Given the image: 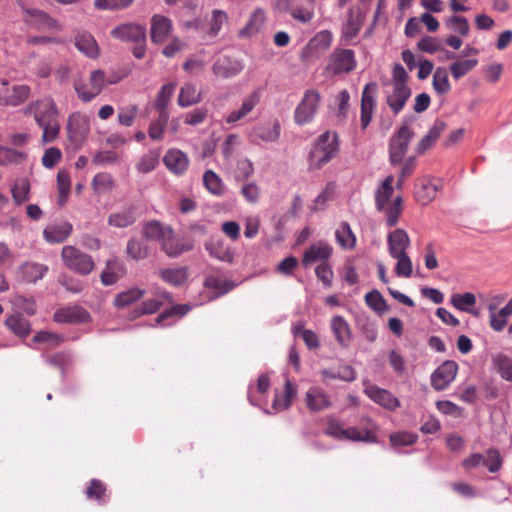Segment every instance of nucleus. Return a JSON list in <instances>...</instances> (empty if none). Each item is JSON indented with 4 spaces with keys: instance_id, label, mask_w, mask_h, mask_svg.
Masks as SVG:
<instances>
[{
    "instance_id": "obj_3",
    "label": "nucleus",
    "mask_w": 512,
    "mask_h": 512,
    "mask_svg": "<svg viewBox=\"0 0 512 512\" xmlns=\"http://www.w3.org/2000/svg\"><path fill=\"white\" fill-rule=\"evenodd\" d=\"M339 143L335 132L326 131L321 134L308 154L310 170H317L331 161L338 152Z\"/></svg>"
},
{
    "instance_id": "obj_19",
    "label": "nucleus",
    "mask_w": 512,
    "mask_h": 512,
    "mask_svg": "<svg viewBox=\"0 0 512 512\" xmlns=\"http://www.w3.org/2000/svg\"><path fill=\"white\" fill-rule=\"evenodd\" d=\"M333 248L324 241H318L305 250L302 258V264L308 267L314 263H327L331 257Z\"/></svg>"
},
{
    "instance_id": "obj_11",
    "label": "nucleus",
    "mask_w": 512,
    "mask_h": 512,
    "mask_svg": "<svg viewBox=\"0 0 512 512\" xmlns=\"http://www.w3.org/2000/svg\"><path fill=\"white\" fill-rule=\"evenodd\" d=\"M25 114L33 116L38 126L58 120V109L51 98L31 102L26 107Z\"/></svg>"
},
{
    "instance_id": "obj_16",
    "label": "nucleus",
    "mask_w": 512,
    "mask_h": 512,
    "mask_svg": "<svg viewBox=\"0 0 512 512\" xmlns=\"http://www.w3.org/2000/svg\"><path fill=\"white\" fill-rule=\"evenodd\" d=\"M23 8L24 21L38 30H61L58 22L46 12L39 9Z\"/></svg>"
},
{
    "instance_id": "obj_52",
    "label": "nucleus",
    "mask_w": 512,
    "mask_h": 512,
    "mask_svg": "<svg viewBox=\"0 0 512 512\" xmlns=\"http://www.w3.org/2000/svg\"><path fill=\"white\" fill-rule=\"evenodd\" d=\"M477 65V59L457 60L450 65L449 69L453 78L455 80H459L473 70Z\"/></svg>"
},
{
    "instance_id": "obj_27",
    "label": "nucleus",
    "mask_w": 512,
    "mask_h": 512,
    "mask_svg": "<svg viewBox=\"0 0 512 512\" xmlns=\"http://www.w3.org/2000/svg\"><path fill=\"white\" fill-rule=\"evenodd\" d=\"M137 221L136 209L133 206L125 207L121 210L109 214L107 223L114 228H127Z\"/></svg>"
},
{
    "instance_id": "obj_2",
    "label": "nucleus",
    "mask_w": 512,
    "mask_h": 512,
    "mask_svg": "<svg viewBox=\"0 0 512 512\" xmlns=\"http://www.w3.org/2000/svg\"><path fill=\"white\" fill-rule=\"evenodd\" d=\"M394 177L389 175L382 182V185L376 192V207L383 212L386 217V224L389 227L395 226L402 212V197L397 196L391 200L394 192Z\"/></svg>"
},
{
    "instance_id": "obj_41",
    "label": "nucleus",
    "mask_w": 512,
    "mask_h": 512,
    "mask_svg": "<svg viewBox=\"0 0 512 512\" xmlns=\"http://www.w3.org/2000/svg\"><path fill=\"white\" fill-rule=\"evenodd\" d=\"M158 275L165 283L172 286H181L188 278L187 270L183 267L161 269Z\"/></svg>"
},
{
    "instance_id": "obj_8",
    "label": "nucleus",
    "mask_w": 512,
    "mask_h": 512,
    "mask_svg": "<svg viewBox=\"0 0 512 512\" xmlns=\"http://www.w3.org/2000/svg\"><path fill=\"white\" fill-rule=\"evenodd\" d=\"M414 133L408 125L401 126L389 141V159L396 165L403 161Z\"/></svg>"
},
{
    "instance_id": "obj_49",
    "label": "nucleus",
    "mask_w": 512,
    "mask_h": 512,
    "mask_svg": "<svg viewBox=\"0 0 512 512\" xmlns=\"http://www.w3.org/2000/svg\"><path fill=\"white\" fill-rule=\"evenodd\" d=\"M206 249L211 256L225 262H231L233 259L232 252L225 246L223 241L211 240L206 244Z\"/></svg>"
},
{
    "instance_id": "obj_35",
    "label": "nucleus",
    "mask_w": 512,
    "mask_h": 512,
    "mask_svg": "<svg viewBox=\"0 0 512 512\" xmlns=\"http://www.w3.org/2000/svg\"><path fill=\"white\" fill-rule=\"evenodd\" d=\"M76 48L89 58H97L100 54L99 46L89 33H80L75 36Z\"/></svg>"
},
{
    "instance_id": "obj_6",
    "label": "nucleus",
    "mask_w": 512,
    "mask_h": 512,
    "mask_svg": "<svg viewBox=\"0 0 512 512\" xmlns=\"http://www.w3.org/2000/svg\"><path fill=\"white\" fill-rule=\"evenodd\" d=\"M355 53L351 49L336 48L329 55L325 72L330 76L348 74L356 68Z\"/></svg>"
},
{
    "instance_id": "obj_14",
    "label": "nucleus",
    "mask_w": 512,
    "mask_h": 512,
    "mask_svg": "<svg viewBox=\"0 0 512 512\" xmlns=\"http://www.w3.org/2000/svg\"><path fill=\"white\" fill-rule=\"evenodd\" d=\"M458 365L454 361L443 362L431 375V386L436 391L446 389L456 378Z\"/></svg>"
},
{
    "instance_id": "obj_17",
    "label": "nucleus",
    "mask_w": 512,
    "mask_h": 512,
    "mask_svg": "<svg viewBox=\"0 0 512 512\" xmlns=\"http://www.w3.org/2000/svg\"><path fill=\"white\" fill-rule=\"evenodd\" d=\"M111 35L125 42L144 43L146 40V27L136 23H125L115 27Z\"/></svg>"
},
{
    "instance_id": "obj_10",
    "label": "nucleus",
    "mask_w": 512,
    "mask_h": 512,
    "mask_svg": "<svg viewBox=\"0 0 512 512\" xmlns=\"http://www.w3.org/2000/svg\"><path fill=\"white\" fill-rule=\"evenodd\" d=\"M107 85L106 75L102 70H94L90 73L89 82L75 81L74 89L83 102H90L98 96Z\"/></svg>"
},
{
    "instance_id": "obj_63",
    "label": "nucleus",
    "mask_w": 512,
    "mask_h": 512,
    "mask_svg": "<svg viewBox=\"0 0 512 512\" xmlns=\"http://www.w3.org/2000/svg\"><path fill=\"white\" fill-rule=\"evenodd\" d=\"M503 459L500 452L495 448H489L485 452V467L491 473L498 472L502 467Z\"/></svg>"
},
{
    "instance_id": "obj_36",
    "label": "nucleus",
    "mask_w": 512,
    "mask_h": 512,
    "mask_svg": "<svg viewBox=\"0 0 512 512\" xmlns=\"http://www.w3.org/2000/svg\"><path fill=\"white\" fill-rule=\"evenodd\" d=\"M5 326L19 338L27 337L31 332V323L21 314H13L6 318Z\"/></svg>"
},
{
    "instance_id": "obj_46",
    "label": "nucleus",
    "mask_w": 512,
    "mask_h": 512,
    "mask_svg": "<svg viewBox=\"0 0 512 512\" xmlns=\"http://www.w3.org/2000/svg\"><path fill=\"white\" fill-rule=\"evenodd\" d=\"M438 185L429 179H423L421 187L416 190V198L422 205L430 203L437 195Z\"/></svg>"
},
{
    "instance_id": "obj_31",
    "label": "nucleus",
    "mask_w": 512,
    "mask_h": 512,
    "mask_svg": "<svg viewBox=\"0 0 512 512\" xmlns=\"http://www.w3.org/2000/svg\"><path fill=\"white\" fill-rule=\"evenodd\" d=\"M410 96L411 90L409 87L392 86V90L387 94L386 102L390 109L398 114L404 108Z\"/></svg>"
},
{
    "instance_id": "obj_23",
    "label": "nucleus",
    "mask_w": 512,
    "mask_h": 512,
    "mask_svg": "<svg viewBox=\"0 0 512 512\" xmlns=\"http://www.w3.org/2000/svg\"><path fill=\"white\" fill-rule=\"evenodd\" d=\"M330 329L340 347L347 348L350 345L352 330L350 324L343 316H333L330 320Z\"/></svg>"
},
{
    "instance_id": "obj_42",
    "label": "nucleus",
    "mask_w": 512,
    "mask_h": 512,
    "mask_svg": "<svg viewBox=\"0 0 512 512\" xmlns=\"http://www.w3.org/2000/svg\"><path fill=\"white\" fill-rule=\"evenodd\" d=\"M126 255L135 261L146 259L150 254L149 246L142 240L132 237L126 246Z\"/></svg>"
},
{
    "instance_id": "obj_20",
    "label": "nucleus",
    "mask_w": 512,
    "mask_h": 512,
    "mask_svg": "<svg viewBox=\"0 0 512 512\" xmlns=\"http://www.w3.org/2000/svg\"><path fill=\"white\" fill-rule=\"evenodd\" d=\"M305 404L312 412H320L332 406L330 395L321 387L312 386L305 393Z\"/></svg>"
},
{
    "instance_id": "obj_60",
    "label": "nucleus",
    "mask_w": 512,
    "mask_h": 512,
    "mask_svg": "<svg viewBox=\"0 0 512 512\" xmlns=\"http://www.w3.org/2000/svg\"><path fill=\"white\" fill-rule=\"evenodd\" d=\"M365 302L372 310L382 313L387 310V303L378 290H372L365 295Z\"/></svg>"
},
{
    "instance_id": "obj_29",
    "label": "nucleus",
    "mask_w": 512,
    "mask_h": 512,
    "mask_svg": "<svg viewBox=\"0 0 512 512\" xmlns=\"http://www.w3.org/2000/svg\"><path fill=\"white\" fill-rule=\"evenodd\" d=\"M366 395L377 404L387 408L395 409L399 406V401L389 391L381 389L375 385L365 387Z\"/></svg>"
},
{
    "instance_id": "obj_28",
    "label": "nucleus",
    "mask_w": 512,
    "mask_h": 512,
    "mask_svg": "<svg viewBox=\"0 0 512 512\" xmlns=\"http://www.w3.org/2000/svg\"><path fill=\"white\" fill-rule=\"evenodd\" d=\"M72 230L73 227L71 223L62 221L47 226L43 231V235L48 243H61L70 236Z\"/></svg>"
},
{
    "instance_id": "obj_1",
    "label": "nucleus",
    "mask_w": 512,
    "mask_h": 512,
    "mask_svg": "<svg viewBox=\"0 0 512 512\" xmlns=\"http://www.w3.org/2000/svg\"><path fill=\"white\" fill-rule=\"evenodd\" d=\"M142 235L148 241H157L162 251L169 257L175 258L183 252L192 249L191 244H180L169 225L157 220H151L143 224Z\"/></svg>"
},
{
    "instance_id": "obj_57",
    "label": "nucleus",
    "mask_w": 512,
    "mask_h": 512,
    "mask_svg": "<svg viewBox=\"0 0 512 512\" xmlns=\"http://www.w3.org/2000/svg\"><path fill=\"white\" fill-rule=\"evenodd\" d=\"M168 120H169V114H164V113L158 114L157 119H155L150 124L149 131H148L149 137L152 140H156V141L162 140Z\"/></svg>"
},
{
    "instance_id": "obj_39",
    "label": "nucleus",
    "mask_w": 512,
    "mask_h": 512,
    "mask_svg": "<svg viewBox=\"0 0 512 512\" xmlns=\"http://www.w3.org/2000/svg\"><path fill=\"white\" fill-rule=\"evenodd\" d=\"M296 395V389L292 385L290 380H286L284 385V391L282 393H276L273 400V409L276 412L288 409Z\"/></svg>"
},
{
    "instance_id": "obj_24",
    "label": "nucleus",
    "mask_w": 512,
    "mask_h": 512,
    "mask_svg": "<svg viewBox=\"0 0 512 512\" xmlns=\"http://www.w3.org/2000/svg\"><path fill=\"white\" fill-rule=\"evenodd\" d=\"M388 251L391 257L406 254L410 247V238L404 229H395L387 236Z\"/></svg>"
},
{
    "instance_id": "obj_53",
    "label": "nucleus",
    "mask_w": 512,
    "mask_h": 512,
    "mask_svg": "<svg viewBox=\"0 0 512 512\" xmlns=\"http://www.w3.org/2000/svg\"><path fill=\"white\" fill-rule=\"evenodd\" d=\"M294 336H300L308 349L316 350L320 346L319 338L317 334L309 329H305L302 324L296 325L292 328Z\"/></svg>"
},
{
    "instance_id": "obj_38",
    "label": "nucleus",
    "mask_w": 512,
    "mask_h": 512,
    "mask_svg": "<svg viewBox=\"0 0 512 512\" xmlns=\"http://www.w3.org/2000/svg\"><path fill=\"white\" fill-rule=\"evenodd\" d=\"M170 294L164 290L157 291L155 295L143 302L142 307L137 311V316L143 314H153L157 312L165 303H170Z\"/></svg>"
},
{
    "instance_id": "obj_56",
    "label": "nucleus",
    "mask_w": 512,
    "mask_h": 512,
    "mask_svg": "<svg viewBox=\"0 0 512 512\" xmlns=\"http://www.w3.org/2000/svg\"><path fill=\"white\" fill-rule=\"evenodd\" d=\"M145 291L139 288H131L117 294L114 303L118 308L126 307L143 297Z\"/></svg>"
},
{
    "instance_id": "obj_7",
    "label": "nucleus",
    "mask_w": 512,
    "mask_h": 512,
    "mask_svg": "<svg viewBox=\"0 0 512 512\" xmlns=\"http://www.w3.org/2000/svg\"><path fill=\"white\" fill-rule=\"evenodd\" d=\"M321 95L315 89L305 91L304 96L294 111V121L303 126L312 122L320 107Z\"/></svg>"
},
{
    "instance_id": "obj_12",
    "label": "nucleus",
    "mask_w": 512,
    "mask_h": 512,
    "mask_svg": "<svg viewBox=\"0 0 512 512\" xmlns=\"http://www.w3.org/2000/svg\"><path fill=\"white\" fill-rule=\"evenodd\" d=\"M90 132L89 117L80 112H75L68 117L67 135L74 145H81Z\"/></svg>"
},
{
    "instance_id": "obj_43",
    "label": "nucleus",
    "mask_w": 512,
    "mask_h": 512,
    "mask_svg": "<svg viewBox=\"0 0 512 512\" xmlns=\"http://www.w3.org/2000/svg\"><path fill=\"white\" fill-rule=\"evenodd\" d=\"M444 128L445 124L443 122H435L434 125L428 131V133L418 143L416 147V152L418 154H422L427 149H429L433 145V143L439 138Z\"/></svg>"
},
{
    "instance_id": "obj_34",
    "label": "nucleus",
    "mask_w": 512,
    "mask_h": 512,
    "mask_svg": "<svg viewBox=\"0 0 512 512\" xmlns=\"http://www.w3.org/2000/svg\"><path fill=\"white\" fill-rule=\"evenodd\" d=\"M47 271L46 265L35 262H26L19 267L21 279L28 283H35L42 279Z\"/></svg>"
},
{
    "instance_id": "obj_26",
    "label": "nucleus",
    "mask_w": 512,
    "mask_h": 512,
    "mask_svg": "<svg viewBox=\"0 0 512 512\" xmlns=\"http://www.w3.org/2000/svg\"><path fill=\"white\" fill-rule=\"evenodd\" d=\"M173 25L169 18L163 15H154L151 19V39L154 43H163L170 32Z\"/></svg>"
},
{
    "instance_id": "obj_62",
    "label": "nucleus",
    "mask_w": 512,
    "mask_h": 512,
    "mask_svg": "<svg viewBox=\"0 0 512 512\" xmlns=\"http://www.w3.org/2000/svg\"><path fill=\"white\" fill-rule=\"evenodd\" d=\"M333 41V34L329 30H322L318 32L309 42L312 49L326 50Z\"/></svg>"
},
{
    "instance_id": "obj_58",
    "label": "nucleus",
    "mask_w": 512,
    "mask_h": 512,
    "mask_svg": "<svg viewBox=\"0 0 512 512\" xmlns=\"http://www.w3.org/2000/svg\"><path fill=\"white\" fill-rule=\"evenodd\" d=\"M30 184L26 179H19L12 188V198L20 205L29 200Z\"/></svg>"
},
{
    "instance_id": "obj_18",
    "label": "nucleus",
    "mask_w": 512,
    "mask_h": 512,
    "mask_svg": "<svg viewBox=\"0 0 512 512\" xmlns=\"http://www.w3.org/2000/svg\"><path fill=\"white\" fill-rule=\"evenodd\" d=\"M260 102V93L253 91L245 96L239 108L232 110L225 117L227 124H235L244 120Z\"/></svg>"
},
{
    "instance_id": "obj_61",
    "label": "nucleus",
    "mask_w": 512,
    "mask_h": 512,
    "mask_svg": "<svg viewBox=\"0 0 512 512\" xmlns=\"http://www.w3.org/2000/svg\"><path fill=\"white\" fill-rule=\"evenodd\" d=\"M392 258L397 260L395 266V273L397 276L408 278L412 275L413 265L408 253L393 256Z\"/></svg>"
},
{
    "instance_id": "obj_59",
    "label": "nucleus",
    "mask_w": 512,
    "mask_h": 512,
    "mask_svg": "<svg viewBox=\"0 0 512 512\" xmlns=\"http://www.w3.org/2000/svg\"><path fill=\"white\" fill-rule=\"evenodd\" d=\"M26 158L25 153L5 146H0V165H10L22 162Z\"/></svg>"
},
{
    "instance_id": "obj_32",
    "label": "nucleus",
    "mask_w": 512,
    "mask_h": 512,
    "mask_svg": "<svg viewBox=\"0 0 512 512\" xmlns=\"http://www.w3.org/2000/svg\"><path fill=\"white\" fill-rule=\"evenodd\" d=\"M202 100V93L192 82L184 83L179 91L178 105L182 108L198 104Z\"/></svg>"
},
{
    "instance_id": "obj_37",
    "label": "nucleus",
    "mask_w": 512,
    "mask_h": 512,
    "mask_svg": "<svg viewBox=\"0 0 512 512\" xmlns=\"http://www.w3.org/2000/svg\"><path fill=\"white\" fill-rule=\"evenodd\" d=\"M266 20V13L262 8H256L250 15L245 27H243L239 35L241 37H251L258 33L263 27Z\"/></svg>"
},
{
    "instance_id": "obj_21",
    "label": "nucleus",
    "mask_w": 512,
    "mask_h": 512,
    "mask_svg": "<svg viewBox=\"0 0 512 512\" xmlns=\"http://www.w3.org/2000/svg\"><path fill=\"white\" fill-rule=\"evenodd\" d=\"M377 85L375 83H368L365 85L362 98H361V127L366 129L370 124L375 109L374 94L376 92Z\"/></svg>"
},
{
    "instance_id": "obj_64",
    "label": "nucleus",
    "mask_w": 512,
    "mask_h": 512,
    "mask_svg": "<svg viewBox=\"0 0 512 512\" xmlns=\"http://www.w3.org/2000/svg\"><path fill=\"white\" fill-rule=\"evenodd\" d=\"M205 285L208 288L217 291V295H223L233 289V284L218 276H209L205 280Z\"/></svg>"
},
{
    "instance_id": "obj_33",
    "label": "nucleus",
    "mask_w": 512,
    "mask_h": 512,
    "mask_svg": "<svg viewBox=\"0 0 512 512\" xmlns=\"http://www.w3.org/2000/svg\"><path fill=\"white\" fill-rule=\"evenodd\" d=\"M53 318L58 323L85 322L89 318V314L85 309L74 306L58 310Z\"/></svg>"
},
{
    "instance_id": "obj_25",
    "label": "nucleus",
    "mask_w": 512,
    "mask_h": 512,
    "mask_svg": "<svg viewBox=\"0 0 512 512\" xmlns=\"http://www.w3.org/2000/svg\"><path fill=\"white\" fill-rule=\"evenodd\" d=\"M364 15L360 9L350 8L346 22L342 26V39L349 42L354 39L362 26Z\"/></svg>"
},
{
    "instance_id": "obj_54",
    "label": "nucleus",
    "mask_w": 512,
    "mask_h": 512,
    "mask_svg": "<svg viewBox=\"0 0 512 512\" xmlns=\"http://www.w3.org/2000/svg\"><path fill=\"white\" fill-rule=\"evenodd\" d=\"M433 88L438 94H446L450 91L451 85L449 82L448 71L444 67L436 68L433 75Z\"/></svg>"
},
{
    "instance_id": "obj_40",
    "label": "nucleus",
    "mask_w": 512,
    "mask_h": 512,
    "mask_svg": "<svg viewBox=\"0 0 512 512\" xmlns=\"http://www.w3.org/2000/svg\"><path fill=\"white\" fill-rule=\"evenodd\" d=\"M492 365L502 379L512 382V358L496 353L492 356Z\"/></svg>"
},
{
    "instance_id": "obj_22",
    "label": "nucleus",
    "mask_w": 512,
    "mask_h": 512,
    "mask_svg": "<svg viewBox=\"0 0 512 512\" xmlns=\"http://www.w3.org/2000/svg\"><path fill=\"white\" fill-rule=\"evenodd\" d=\"M244 66L241 61L228 56L219 57L213 64V73L220 78L227 79L238 75Z\"/></svg>"
},
{
    "instance_id": "obj_13",
    "label": "nucleus",
    "mask_w": 512,
    "mask_h": 512,
    "mask_svg": "<svg viewBox=\"0 0 512 512\" xmlns=\"http://www.w3.org/2000/svg\"><path fill=\"white\" fill-rule=\"evenodd\" d=\"M166 169L173 175L181 177L186 174L190 166V158L178 148H170L163 156Z\"/></svg>"
},
{
    "instance_id": "obj_51",
    "label": "nucleus",
    "mask_w": 512,
    "mask_h": 512,
    "mask_svg": "<svg viewBox=\"0 0 512 512\" xmlns=\"http://www.w3.org/2000/svg\"><path fill=\"white\" fill-rule=\"evenodd\" d=\"M228 23V14L221 9H214L209 20L208 34L215 37L219 34L224 25Z\"/></svg>"
},
{
    "instance_id": "obj_50",
    "label": "nucleus",
    "mask_w": 512,
    "mask_h": 512,
    "mask_svg": "<svg viewBox=\"0 0 512 512\" xmlns=\"http://www.w3.org/2000/svg\"><path fill=\"white\" fill-rule=\"evenodd\" d=\"M57 187H58V204L65 205L71 190V180L69 173L66 170H60L57 174Z\"/></svg>"
},
{
    "instance_id": "obj_47",
    "label": "nucleus",
    "mask_w": 512,
    "mask_h": 512,
    "mask_svg": "<svg viewBox=\"0 0 512 512\" xmlns=\"http://www.w3.org/2000/svg\"><path fill=\"white\" fill-rule=\"evenodd\" d=\"M174 83H168L161 87L155 100V108L158 114H169L167 107L175 90Z\"/></svg>"
},
{
    "instance_id": "obj_30",
    "label": "nucleus",
    "mask_w": 512,
    "mask_h": 512,
    "mask_svg": "<svg viewBox=\"0 0 512 512\" xmlns=\"http://www.w3.org/2000/svg\"><path fill=\"white\" fill-rule=\"evenodd\" d=\"M125 274L124 264L116 258L106 261L104 270L101 273V282L105 286L115 284Z\"/></svg>"
},
{
    "instance_id": "obj_55",
    "label": "nucleus",
    "mask_w": 512,
    "mask_h": 512,
    "mask_svg": "<svg viewBox=\"0 0 512 512\" xmlns=\"http://www.w3.org/2000/svg\"><path fill=\"white\" fill-rule=\"evenodd\" d=\"M450 303L460 311L472 312V307L476 304V297L470 292L454 294L450 298Z\"/></svg>"
},
{
    "instance_id": "obj_9",
    "label": "nucleus",
    "mask_w": 512,
    "mask_h": 512,
    "mask_svg": "<svg viewBox=\"0 0 512 512\" xmlns=\"http://www.w3.org/2000/svg\"><path fill=\"white\" fill-rule=\"evenodd\" d=\"M281 135V125L278 119L270 118L257 123L248 136L252 143H275Z\"/></svg>"
},
{
    "instance_id": "obj_48",
    "label": "nucleus",
    "mask_w": 512,
    "mask_h": 512,
    "mask_svg": "<svg viewBox=\"0 0 512 512\" xmlns=\"http://www.w3.org/2000/svg\"><path fill=\"white\" fill-rule=\"evenodd\" d=\"M357 328L359 329L361 335L370 343L376 341L378 336L377 326L374 321H372L367 316H360L356 320Z\"/></svg>"
},
{
    "instance_id": "obj_45",
    "label": "nucleus",
    "mask_w": 512,
    "mask_h": 512,
    "mask_svg": "<svg viewBox=\"0 0 512 512\" xmlns=\"http://www.w3.org/2000/svg\"><path fill=\"white\" fill-rule=\"evenodd\" d=\"M205 188L215 196H222L225 193L223 180L213 170H207L203 175Z\"/></svg>"
},
{
    "instance_id": "obj_5",
    "label": "nucleus",
    "mask_w": 512,
    "mask_h": 512,
    "mask_svg": "<svg viewBox=\"0 0 512 512\" xmlns=\"http://www.w3.org/2000/svg\"><path fill=\"white\" fill-rule=\"evenodd\" d=\"M61 258L68 269L80 275H88L95 268L94 260L90 255L71 245L62 248Z\"/></svg>"
},
{
    "instance_id": "obj_15",
    "label": "nucleus",
    "mask_w": 512,
    "mask_h": 512,
    "mask_svg": "<svg viewBox=\"0 0 512 512\" xmlns=\"http://www.w3.org/2000/svg\"><path fill=\"white\" fill-rule=\"evenodd\" d=\"M1 84L4 87L0 90V104L7 106H18L25 102L29 96L31 89L28 85H15L11 89L8 86V80L2 79Z\"/></svg>"
},
{
    "instance_id": "obj_44",
    "label": "nucleus",
    "mask_w": 512,
    "mask_h": 512,
    "mask_svg": "<svg viewBox=\"0 0 512 512\" xmlns=\"http://www.w3.org/2000/svg\"><path fill=\"white\" fill-rule=\"evenodd\" d=\"M337 243L344 249H353L356 245V237L347 222H342L335 232Z\"/></svg>"
},
{
    "instance_id": "obj_4",
    "label": "nucleus",
    "mask_w": 512,
    "mask_h": 512,
    "mask_svg": "<svg viewBox=\"0 0 512 512\" xmlns=\"http://www.w3.org/2000/svg\"><path fill=\"white\" fill-rule=\"evenodd\" d=\"M375 425L369 423L364 429L360 430L356 427L344 429L339 423L332 421L329 423L326 434L340 440L363 441L368 443L376 442Z\"/></svg>"
}]
</instances>
